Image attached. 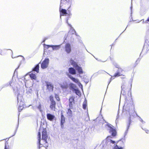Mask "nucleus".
Instances as JSON below:
<instances>
[{
	"label": "nucleus",
	"mask_w": 149,
	"mask_h": 149,
	"mask_svg": "<svg viewBox=\"0 0 149 149\" xmlns=\"http://www.w3.org/2000/svg\"><path fill=\"white\" fill-rule=\"evenodd\" d=\"M42 139L44 140L46 143H47V136L46 129H43L42 131Z\"/></svg>",
	"instance_id": "6e6552de"
},
{
	"label": "nucleus",
	"mask_w": 149,
	"mask_h": 149,
	"mask_svg": "<svg viewBox=\"0 0 149 149\" xmlns=\"http://www.w3.org/2000/svg\"><path fill=\"white\" fill-rule=\"evenodd\" d=\"M70 63L78 71L79 74H81L83 73V71L81 68L74 61L71 59L70 61Z\"/></svg>",
	"instance_id": "f03ea898"
},
{
	"label": "nucleus",
	"mask_w": 149,
	"mask_h": 149,
	"mask_svg": "<svg viewBox=\"0 0 149 149\" xmlns=\"http://www.w3.org/2000/svg\"><path fill=\"white\" fill-rule=\"evenodd\" d=\"M123 142L121 141L118 142V145H116L114 148V149H123Z\"/></svg>",
	"instance_id": "0eeeda50"
},
{
	"label": "nucleus",
	"mask_w": 149,
	"mask_h": 149,
	"mask_svg": "<svg viewBox=\"0 0 149 149\" xmlns=\"http://www.w3.org/2000/svg\"><path fill=\"white\" fill-rule=\"evenodd\" d=\"M74 97L72 96L70 97L69 99V105L70 108H72V105L74 103Z\"/></svg>",
	"instance_id": "9b49d317"
},
{
	"label": "nucleus",
	"mask_w": 149,
	"mask_h": 149,
	"mask_svg": "<svg viewBox=\"0 0 149 149\" xmlns=\"http://www.w3.org/2000/svg\"><path fill=\"white\" fill-rule=\"evenodd\" d=\"M47 119L51 121H52L55 118V116L50 113H47Z\"/></svg>",
	"instance_id": "4468645a"
},
{
	"label": "nucleus",
	"mask_w": 149,
	"mask_h": 149,
	"mask_svg": "<svg viewBox=\"0 0 149 149\" xmlns=\"http://www.w3.org/2000/svg\"><path fill=\"white\" fill-rule=\"evenodd\" d=\"M118 71L119 72L116 73L114 75V77H118L121 76L122 75L120 73V72L122 71V70L121 69H119Z\"/></svg>",
	"instance_id": "aec40b11"
},
{
	"label": "nucleus",
	"mask_w": 149,
	"mask_h": 149,
	"mask_svg": "<svg viewBox=\"0 0 149 149\" xmlns=\"http://www.w3.org/2000/svg\"><path fill=\"white\" fill-rule=\"evenodd\" d=\"M121 87V88H122V90H124V89L125 88V82H123V84L122 85Z\"/></svg>",
	"instance_id": "cd10ccee"
},
{
	"label": "nucleus",
	"mask_w": 149,
	"mask_h": 149,
	"mask_svg": "<svg viewBox=\"0 0 149 149\" xmlns=\"http://www.w3.org/2000/svg\"><path fill=\"white\" fill-rule=\"evenodd\" d=\"M38 142L39 144H40V140L41 137V134L40 132H39L38 135Z\"/></svg>",
	"instance_id": "393cba45"
},
{
	"label": "nucleus",
	"mask_w": 149,
	"mask_h": 149,
	"mask_svg": "<svg viewBox=\"0 0 149 149\" xmlns=\"http://www.w3.org/2000/svg\"><path fill=\"white\" fill-rule=\"evenodd\" d=\"M67 39V37H66V38H65V40H66Z\"/></svg>",
	"instance_id": "a19ab883"
},
{
	"label": "nucleus",
	"mask_w": 149,
	"mask_h": 149,
	"mask_svg": "<svg viewBox=\"0 0 149 149\" xmlns=\"http://www.w3.org/2000/svg\"><path fill=\"white\" fill-rule=\"evenodd\" d=\"M67 114H68V115L69 116H72V111H71V110L70 109H69L68 110V111L67 112Z\"/></svg>",
	"instance_id": "bb28decb"
},
{
	"label": "nucleus",
	"mask_w": 149,
	"mask_h": 149,
	"mask_svg": "<svg viewBox=\"0 0 149 149\" xmlns=\"http://www.w3.org/2000/svg\"><path fill=\"white\" fill-rule=\"evenodd\" d=\"M38 109L40 110V111L41 112V104H40L39 106L38 107Z\"/></svg>",
	"instance_id": "c756f323"
},
{
	"label": "nucleus",
	"mask_w": 149,
	"mask_h": 149,
	"mask_svg": "<svg viewBox=\"0 0 149 149\" xmlns=\"http://www.w3.org/2000/svg\"><path fill=\"white\" fill-rule=\"evenodd\" d=\"M5 149H8L7 148H6V146H5Z\"/></svg>",
	"instance_id": "4c0bfd02"
},
{
	"label": "nucleus",
	"mask_w": 149,
	"mask_h": 149,
	"mask_svg": "<svg viewBox=\"0 0 149 149\" xmlns=\"http://www.w3.org/2000/svg\"><path fill=\"white\" fill-rule=\"evenodd\" d=\"M39 66L38 64L37 65L33 68V71L36 72L37 73L39 72Z\"/></svg>",
	"instance_id": "4be33fe9"
},
{
	"label": "nucleus",
	"mask_w": 149,
	"mask_h": 149,
	"mask_svg": "<svg viewBox=\"0 0 149 149\" xmlns=\"http://www.w3.org/2000/svg\"><path fill=\"white\" fill-rule=\"evenodd\" d=\"M12 81H10L9 83V84H8L7 86H8L9 85H10L11 86V84L12 83Z\"/></svg>",
	"instance_id": "473e14b6"
},
{
	"label": "nucleus",
	"mask_w": 149,
	"mask_h": 149,
	"mask_svg": "<svg viewBox=\"0 0 149 149\" xmlns=\"http://www.w3.org/2000/svg\"><path fill=\"white\" fill-rule=\"evenodd\" d=\"M47 88L49 91H52L53 90V86L51 83L49 82H46Z\"/></svg>",
	"instance_id": "f8f14e48"
},
{
	"label": "nucleus",
	"mask_w": 149,
	"mask_h": 149,
	"mask_svg": "<svg viewBox=\"0 0 149 149\" xmlns=\"http://www.w3.org/2000/svg\"><path fill=\"white\" fill-rule=\"evenodd\" d=\"M17 100H18V97H17ZM19 102V101H18V102Z\"/></svg>",
	"instance_id": "ea45409f"
},
{
	"label": "nucleus",
	"mask_w": 149,
	"mask_h": 149,
	"mask_svg": "<svg viewBox=\"0 0 149 149\" xmlns=\"http://www.w3.org/2000/svg\"><path fill=\"white\" fill-rule=\"evenodd\" d=\"M50 99L51 102L52 101H55L54 100L53 97L52 95H51L50 97Z\"/></svg>",
	"instance_id": "c85d7f7f"
},
{
	"label": "nucleus",
	"mask_w": 149,
	"mask_h": 149,
	"mask_svg": "<svg viewBox=\"0 0 149 149\" xmlns=\"http://www.w3.org/2000/svg\"><path fill=\"white\" fill-rule=\"evenodd\" d=\"M145 131L147 133H149V131L148 130H145Z\"/></svg>",
	"instance_id": "72a5a7b5"
},
{
	"label": "nucleus",
	"mask_w": 149,
	"mask_h": 149,
	"mask_svg": "<svg viewBox=\"0 0 149 149\" xmlns=\"http://www.w3.org/2000/svg\"><path fill=\"white\" fill-rule=\"evenodd\" d=\"M108 130H109V132L113 136H115L116 134V131L115 129L113 127V126L111 125H108Z\"/></svg>",
	"instance_id": "39448f33"
},
{
	"label": "nucleus",
	"mask_w": 149,
	"mask_h": 149,
	"mask_svg": "<svg viewBox=\"0 0 149 149\" xmlns=\"http://www.w3.org/2000/svg\"><path fill=\"white\" fill-rule=\"evenodd\" d=\"M47 48H48L49 47H52L53 50H57L59 49L61 45H46Z\"/></svg>",
	"instance_id": "ddd939ff"
},
{
	"label": "nucleus",
	"mask_w": 149,
	"mask_h": 149,
	"mask_svg": "<svg viewBox=\"0 0 149 149\" xmlns=\"http://www.w3.org/2000/svg\"><path fill=\"white\" fill-rule=\"evenodd\" d=\"M45 148V147H42L40 148V149H41V148Z\"/></svg>",
	"instance_id": "e433bc0d"
},
{
	"label": "nucleus",
	"mask_w": 149,
	"mask_h": 149,
	"mask_svg": "<svg viewBox=\"0 0 149 149\" xmlns=\"http://www.w3.org/2000/svg\"><path fill=\"white\" fill-rule=\"evenodd\" d=\"M65 50L67 53H70L71 50V47L69 43H67L65 46Z\"/></svg>",
	"instance_id": "9d476101"
},
{
	"label": "nucleus",
	"mask_w": 149,
	"mask_h": 149,
	"mask_svg": "<svg viewBox=\"0 0 149 149\" xmlns=\"http://www.w3.org/2000/svg\"><path fill=\"white\" fill-rule=\"evenodd\" d=\"M67 23L71 27L68 33V35H70L71 34H74L75 33V30L72 28L70 24H69L68 22V21H67Z\"/></svg>",
	"instance_id": "dca6fc26"
},
{
	"label": "nucleus",
	"mask_w": 149,
	"mask_h": 149,
	"mask_svg": "<svg viewBox=\"0 0 149 149\" xmlns=\"http://www.w3.org/2000/svg\"><path fill=\"white\" fill-rule=\"evenodd\" d=\"M55 97L58 101L59 100V98L58 95H55Z\"/></svg>",
	"instance_id": "7c9ffc66"
},
{
	"label": "nucleus",
	"mask_w": 149,
	"mask_h": 149,
	"mask_svg": "<svg viewBox=\"0 0 149 149\" xmlns=\"http://www.w3.org/2000/svg\"><path fill=\"white\" fill-rule=\"evenodd\" d=\"M119 115L118 114V115H117V116H116V122L117 121V122L118 121V119L119 118Z\"/></svg>",
	"instance_id": "2f4dec72"
},
{
	"label": "nucleus",
	"mask_w": 149,
	"mask_h": 149,
	"mask_svg": "<svg viewBox=\"0 0 149 149\" xmlns=\"http://www.w3.org/2000/svg\"><path fill=\"white\" fill-rule=\"evenodd\" d=\"M21 104H20L18 108V110L19 111H21L22 109L23 108V107L22 106L23 105V102H21Z\"/></svg>",
	"instance_id": "5701e85b"
},
{
	"label": "nucleus",
	"mask_w": 149,
	"mask_h": 149,
	"mask_svg": "<svg viewBox=\"0 0 149 149\" xmlns=\"http://www.w3.org/2000/svg\"><path fill=\"white\" fill-rule=\"evenodd\" d=\"M87 102L85 100L83 104V108L85 109H86V107H87Z\"/></svg>",
	"instance_id": "a878e982"
},
{
	"label": "nucleus",
	"mask_w": 149,
	"mask_h": 149,
	"mask_svg": "<svg viewBox=\"0 0 149 149\" xmlns=\"http://www.w3.org/2000/svg\"><path fill=\"white\" fill-rule=\"evenodd\" d=\"M130 118L131 117V115H130Z\"/></svg>",
	"instance_id": "79ce46f5"
},
{
	"label": "nucleus",
	"mask_w": 149,
	"mask_h": 149,
	"mask_svg": "<svg viewBox=\"0 0 149 149\" xmlns=\"http://www.w3.org/2000/svg\"><path fill=\"white\" fill-rule=\"evenodd\" d=\"M133 114H134V116H135V115H136V113H135V112H134L133 113Z\"/></svg>",
	"instance_id": "c9c22d12"
},
{
	"label": "nucleus",
	"mask_w": 149,
	"mask_h": 149,
	"mask_svg": "<svg viewBox=\"0 0 149 149\" xmlns=\"http://www.w3.org/2000/svg\"><path fill=\"white\" fill-rule=\"evenodd\" d=\"M22 59L24 60V58L22 56H20Z\"/></svg>",
	"instance_id": "f704fd0d"
},
{
	"label": "nucleus",
	"mask_w": 149,
	"mask_h": 149,
	"mask_svg": "<svg viewBox=\"0 0 149 149\" xmlns=\"http://www.w3.org/2000/svg\"><path fill=\"white\" fill-rule=\"evenodd\" d=\"M71 0H61L60 8V17L65 14H67L66 10L65 9H63L62 8H65L66 6L68 5Z\"/></svg>",
	"instance_id": "f257e3e1"
},
{
	"label": "nucleus",
	"mask_w": 149,
	"mask_h": 149,
	"mask_svg": "<svg viewBox=\"0 0 149 149\" xmlns=\"http://www.w3.org/2000/svg\"><path fill=\"white\" fill-rule=\"evenodd\" d=\"M67 75L68 77L72 80L74 82L77 83L78 85L81 84L78 79L73 77L71 75L68 74Z\"/></svg>",
	"instance_id": "423d86ee"
},
{
	"label": "nucleus",
	"mask_w": 149,
	"mask_h": 149,
	"mask_svg": "<svg viewBox=\"0 0 149 149\" xmlns=\"http://www.w3.org/2000/svg\"><path fill=\"white\" fill-rule=\"evenodd\" d=\"M69 73L72 74H75L76 73L75 70L73 68H69L68 69Z\"/></svg>",
	"instance_id": "a211bd4d"
},
{
	"label": "nucleus",
	"mask_w": 149,
	"mask_h": 149,
	"mask_svg": "<svg viewBox=\"0 0 149 149\" xmlns=\"http://www.w3.org/2000/svg\"><path fill=\"white\" fill-rule=\"evenodd\" d=\"M68 85L66 82H64L61 84V87L63 89H66L68 88Z\"/></svg>",
	"instance_id": "2eb2a0df"
},
{
	"label": "nucleus",
	"mask_w": 149,
	"mask_h": 149,
	"mask_svg": "<svg viewBox=\"0 0 149 149\" xmlns=\"http://www.w3.org/2000/svg\"><path fill=\"white\" fill-rule=\"evenodd\" d=\"M103 143L108 145H110L111 143L115 145V142L112 140V138L110 136H108L106 139L103 140Z\"/></svg>",
	"instance_id": "7ed1b4c3"
},
{
	"label": "nucleus",
	"mask_w": 149,
	"mask_h": 149,
	"mask_svg": "<svg viewBox=\"0 0 149 149\" xmlns=\"http://www.w3.org/2000/svg\"><path fill=\"white\" fill-rule=\"evenodd\" d=\"M61 127L63 128V124L65 123V118L63 114L62 113H61Z\"/></svg>",
	"instance_id": "f3484780"
},
{
	"label": "nucleus",
	"mask_w": 149,
	"mask_h": 149,
	"mask_svg": "<svg viewBox=\"0 0 149 149\" xmlns=\"http://www.w3.org/2000/svg\"><path fill=\"white\" fill-rule=\"evenodd\" d=\"M30 76L31 79H32L36 80V75L33 73H31L30 74Z\"/></svg>",
	"instance_id": "412c9836"
},
{
	"label": "nucleus",
	"mask_w": 149,
	"mask_h": 149,
	"mask_svg": "<svg viewBox=\"0 0 149 149\" xmlns=\"http://www.w3.org/2000/svg\"><path fill=\"white\" fill-rule=\"evenodd\" d=\"M148 21H149V18H148Z\"/></svg>",
	"instance_id": "58836bf2"
},
{
	"label": "nucleus",
	"mask_w": 149,
	"mask_h": 149,
	"mask_svg": "<svg viewBox=\"0 0 149 149\" xmlns=\"http://www.w3.org/2000/svg\"><path fill=\"white\" fill-rule=\"evenodd\" d=\"M74 92L78 96H79L81 95L80 91L77 89V88H76L75 90H74Z\"/></svg>",
	"instance_id": "b1692460"
},
{
	"label": "nucleus",
	"mask_w": 149,
	"mask_h": 149,
	"mask_svg": "<svg viewBox=\"0 0 149 149\" xmlns=\"http://www.w3.org/2000/svg\"><path fill=\"white\" fill-rule=\"evenodd\" d=\"M55 104L56 103L55 101H52V102H51L50 107L52 110H55Z\"/></svg>",
	"instance_id": "6ab92c4d"
},
{
	"label": "nucleus",
	"mask_w": 149,
	"mask_h": 149,
	"mask_svg": "<svg viewBox=\"0 0 149 149\" xmlns=\"http://www.w3.org/2000/svg\"><path fill=\"white\" fill-rule=\"evenodd\" d=\"M49 62V59L45 58L41 64V68L43 69L47 68Z\"/></svg>",
	"instance_id": "20e7f679"
},
{
	"label": "nucleus",
	"mask_w": 149,
	"mask_h": 149,
	"mask_svg": "<svg viewBox=\"0 0 149 149\" xmlns=\"http://www.w3.org/2000/svg\"><path fill=\"white\" fill-rule=\"evenodd\" d=\"M68 88L70 90L74 92V90H75L77 88V87L74 84L72 83H70L68 85Z\"/></svg>",
	"instance_id": "1a4fd4ad"
}]
</instances>
